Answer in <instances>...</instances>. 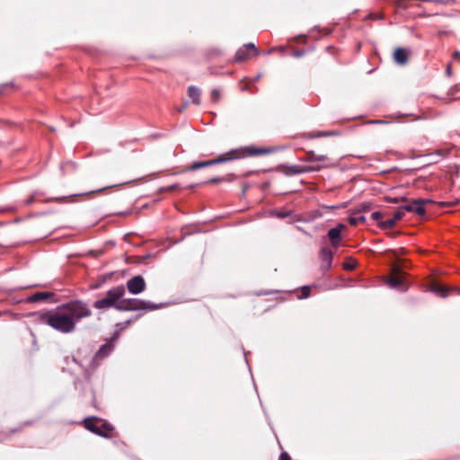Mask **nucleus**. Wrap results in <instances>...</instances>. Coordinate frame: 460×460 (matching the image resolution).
I'll return each instance as SVG.
<instances>
[{"mask_svg": "<svg viewBox=\"0 0 460 460\" xmlns=\"http://www.w3.org/2000/svg\"><path fill=\"white\" fill-rule=\"evenodd\" d=\"M273 151L272 148H256L254 146H247L244 148L233 149L227 153L222 154L218 155L217 158L204 161V162H197L191 164L188 170L195 171L198 169H201L207 166L215 165L222 163H226L228 161H233L235 159L244 158L246 156H256L270 154Z\"/></svg>", "mask_w": 460, "mask_h": 460, "instance_id": "2", "label": "nucleus"}, {"mask_svg": "<svg viewBox=\"0 0 460 460\" xmlns=\"http://www.w3.org/2000/svg\"><path fill=\"white\" fill-rule=\"evenodd\" d=\"M243 48L246 50H249V52H255L256 51V48H255L254 44H252V43L246 44V45L243 46Z\"/></svg>", "mask_w": 460, "mask_h": 460, "instance_id": "25", "label": "nucleus"}, {"mask_svg": "<svg viewBox=\"0 0 460 460\" xmlns=\"http://www.w3.org/2000/svg\"><path fill=\"white\" fill-rule=\"evenodd\" d=\"M162 307V305L153 304L136 298H121L119 305H118L119 311H133V310H156Z\"/></svg>", "mask_w": 460, "mask_h": 460, "instance_id": "4", "label": "nucleus"}, {"mask_svg": "<svg viewBox=\"0 0 460 460\" xmlns=\"http://www.w3.org/2000/svg\"><path fill=\"white\" fill-rule=\"evenodd\" d=\"M385 199L387 202H390V203H398L400 201L405 200V198L404 197H402V198L386 197Z\"/></svg>", "mask_w": 460, "mask_h": 460, "instance_id": "23", "label": "nucleus"}, {"mask_svg": "<svg viewBox=\"0 0 460 460\" xmlns=\"http://www.w3.org/2000/svg\"><path fill=\"white\" fill-rule=\"evenodd\" d=\"M394 58L399 65H404L408 60V52L402 48H398L394 52Z\"/></svg>", "mask_w": 460, "mask_h": 460, "instance_id": "14", "label": "nucleus"}, {"mask_svg": "<svg viewBox=\"0 0 460 460\" xmlns=\"http://www.w3.org/2000/svg\"><path fill=\"white\" fill-rule=\"evenodd\" d=\"M332 252L329 248H323L320 252V258L324 269H329L332 261Z\"/></svg>", "mask_w": 460, "mask_h": 460, "instance_id": "12", "label": "nucleus"}, {"mask_svg": "<svg viewBox=\"0 0 460 460\" xmlns=\"http://www.w3.org/2000/svg\"><path fill=\"white\" fill-rule=\"evenodd\" d=\"M220 96H221V93L218 89H213L211 91L210 97L214 102H218L220 99Z\"/></svg>", "mask_w": 460, "mask_h": 460, "instance_id": "21", "label": "nucleus"}, {"mask_svg": "<svg viewBox=\"0 0 460 460\" xmlns=\"http://www.w3.org/2000/svg\"><path fill=\"white\" fill-rule=\"evenodd\" d=\"M349 223L351 226H358L359 224H363L366 221V217L358 213H354L349 217Z\"/></svg>", "mask_w": 460, "mask_h": 460, "instance_id": "19", "label": "nucleus"}, {"mask_svg": "<svg viewBox=\"0 0 460 460\" xmlns=\"http://www.w3.org/2000/svg\"><path fill=\"white\" fill-rule=\"evenodd\" d=\"M403 284V279L401 276L400 269L397 266L393 268V276L388 280V285L391 288H400Z\"/></svg>", "mask_w": 460, "mask_h": 460, "instance_id": "11", "label": "nucleus"}, {"mask_svg": "<svg viewBox=\"0 0 460 460\" xmlns=\"http://www.w3.org/2000/svg\"><path fill=\"white\" fill-rule=\"evenodd\" d=\"M345 227L343 224H339L336 227L331 228L328 231V237L333 247L336 248L339 246L341 240V231L344 230Z\"/></svg>", "mask_w": 460, "mask_h": 460, "instance_id": "9", "label": "nucleus"}, {"mask_svg": "<svg viewBox=\"0 0 460 460\" xmlns=\"http://www.w3.org/2000/svg\"><path fill=\"white\" fill-rule=\"evenodd\" d=\"M454 57H455V58H456L460 61V53L459 52H455Z\"/></svg>", "mask_w": 460, "mask_h": 460, "instance_id": "33", "label": "nucleus"}, {"mask_svg": "<svg viewBox=\"0 0 460 460\" xmlns=\"http://www.w3.org/2000/svg\"><path fill=\"white\" fill-rule=\"evenodd\" d=\"M429 202H430L429 199H414L410 204L400 207V208H403V213H405V211H408V212H414L420 216H422L425 214L424 206Z\"/></svg>", "mask_w": 460, "mask_h": 460, "instance_id": "8", "label": "nucleus"}, {"mask_svg": "<svg viewBox=\"0 0 460 460\" xmlns=\"http://www.w3.org/2000/svg\"><path fill=\"white\" fill-rule=\"evenodd\" d=\"M174 189H176V185H172V186L169 187V190H174Z\"/></svg>", "mask_w": 460, "mask_h": 460, "instance_id": "35", "label": "nucleus"}, {"mask_svg": "<svg viewBox=\"0 0 460 460\" xmlns=\"http://www.w3.org/2000/svg\"><path fill=\"white\" fill-rule=\"evenodd\" d=\"M403 208H399L394 213V217L388 220L381 222L380 226L385 229L392 228L399 220H401L403 217Z\"/></svg>", "mask_w": 460, "mask_h": 460, "instance_id": "10", "label": "nucleus"}, {"mask_svg": "<svg viewBox=\"0 0 460 460\" xmlns=\"http://www.w3.org/2000/svg\"><path fill=\"white\" fill-rule=\"evenodd\" d=\"M52 296L49 292H37L27 298L28 302L35 303L49 298Z\"/></svg>", "mask_w": 460, "mask_h": 460, "instance_id": "16", "label": "nucleus"}, {"mask_svg": "<svg viewBox=\"0 0 460 460\" xmlns=\"http://www.w3.org/2000/svg\"><path fill=\"white\" fill-rule=\"evenodd\" d=\"M295 56H296V57H300V56H301V53H300V52H296V53H295Z\"/></svg>", "mask_w": 460, "mask_h": 460, "instance_id": "36", "label": "nucleus"}, {"mask_svg": "<svg viewBox=\"0 0 460 460\" xmlns=\"http://www.w3.org/2000/svg\"><path fill=\"white\" fill-rule=\"evenodd\" d=\"M430 290L441 297H447L448 296V288L444 286H440L438 284H432L430 287Z\"/></svg>", "mask_w": 460, "mask_h": 460, "instance_id": "18", "label": "nucleus"}, {"mask_svg": "<svg viewBox=\"0 0 460 460\" xmlns=\"http://www.w3.org/2000/svg\"><path fill=\"white\" fill-rule=\"evenodd\" d=\"M113 350V344L106 343L102 345L98 352L96 353V358H103L108 356Z\"/></svg>", "mask_w": 460, "mask_h": 460, "instance_id": "17", "label": "nucleus"}, {"mask_svg": "<svg viewBox=\"0 0 460 460\" xmlns=\"http://www.w3.org/2000/svg\"><path fill=\"white\" fill-rule=\"evenodd\" d=\"M188 95L196 105L200 103V90L198 87L190 86L188 88Z\"/></svg>", "mask_w": 460, "mask_h": 460, "instance_id": "15", "label": "nucleus"}, {"mask_svg": "<svg viewBox=\"0 0 460 460\" xmlns=\"http://www.w3.org/2000/svg\"><path fill=\"white\" fill-rule=\"evenodd\" d=\"M222 181H223V178H213V179L209 180L208 182L216 183V182H220Z\"/></svg>", "mask_w": 460, "mask_h": 460, "instance_id": "31", "label": "nucleus"}, {"mask_svg": "<svg viewBox=\"0 0 460 460\" xmlns=\"http://www.w3.org/2000/svg\"><path fill=\"white\" fill-rule=\"evenodd\" d=\"M381 217H382V214H381V212H378V211H376V212L372 213V215H371V217L374 220H378L379 218H381Z\"/></svg>", "mask_w": 460, "mask_h": 460, "instance_id": "27", "label": "nucleus"}, {"mask_svg": "<svg viewBox=\"0 0 460 460\" xmlns=\"http://www.w3.org/2000/svg\"><path fill=\"white\" fill-rule=\"evenodd\" d=\"M250 55L249 50H246L243 47L237 50L235 54V59L237 61L245 60Z\"/></svg>", "mask_w": 460, "mask_h": 460, "instance_id": "20", "label": "nucleus"}, {"mask_svg": "<svg viewBox=\"0 0 460 460\" xmlns=\"http://www.w3.org/2000/svg\"><path fill=\"white\" fill-rule=\"evenodd\" d=\"M332 135H334L333 132L323 131V132H317L315 134H312L310 136V137H328V136H332Z\"/></svg>", "mask_w": 460, "mask_h": 460, "instance_id": "22", "label": "nucleus"}, {"mask_svg": "<svg viewBox=\"0 0 460 460\" xmlns=\"http://www.w3.org/2000/svg\"><path fill=\"white\" fill-rule=\"evenodd\" d=\"M114 186H115V185H111V186H107V187H104V188H101V189H99V190H93V191H91V193H99V192L103 191V190H106V189H110V188H112V187H114Z\"/></svg>", "mask_w": 460, "mask_h": 460, "instance_id": "28", "label": "nucleus"}, {"mask_svg": "<svg viewBox=\"0 0 460 460\" xmlns=\"http://www.w3.org/2000/svg\"><path fill=\"white\" fill-rule=\"evenodd\" d=\"M356 262L354 261H347L344 263V268L347 270H352L355 267Z\"/></svg>", "mask_w": 460, "mask_h": 460, "instance_id": "26", "label": "nucleus"}, {"mask_svg": "<svg viewBox=\"0 0 460 460\" xmlns=\"http://www.w3.org/2000/svg\"><path fill=\"white\" fill-rule=\"evenodd\" d=\"M278 217H286V215H284V214H282V213H279V214H278Z\"/></svg>", "mask_w": 460, "mask_h": 460, "instance_id": "34", "label": "nucleus"}, {"mask_svg": "<svg viewBox=\"0 0 460 460\" xmlns=\"http://www.w3.org/2000/svg\"><path fill=\"white\" fill-rule=\"evenodd\" d=\"M125 295V288L124 286H117L111 289H110L103 298L96 300L93 303V306L96 309H108L111 307H114L118 310V305H119L120 299Z\"/></svg>", "mask_w": 460, "mask_h": 460, "instance_id": "3", "label": "nucleus"}, {"mask_svg": "<svg viewBox=\"0 0 460 460\" xmlns=\"http://www.w3.org/2000/svg\"><path fill=\"white\" fill-rule=\"evenodd\" d=\"M301 161L305 162H328V156L324 155H316L314 151H308L305 158H300Z\"/></svg>", "mask_w": 460, "mask_h": 460, "instance_id": "13", "label": "nucleus"}, {"mask_svg": "<svg viewBox=\"0 0 460 460\" xmlns=\"http://www.w3.org/2000/svg\"><path fill=\"white\" fill-rule=\"evenodd\" d=\"M127 288L133 295L140 294L146 289V281L142 276H135L128 280Z\"/></svg>", "mask_w": 460, "mask_h": 460, "instance_id": "7", "label": "nucleus"}, {"mask_svg": "<svg viewBox=\"0 0 460 460\" xmlns=\"http://www.w3.org/2000/svg\"><path fill=\"white\" fill-rule=\"evenodd\" d=\"M320 167H311V166H300V165H280L278 168V171L282 172L287 176L301 174L305 172L319 171Z\"/></svg>", "mask_w": 460, "mask_h": 460, "instance_id": "6", "label": "nucleus"}, {"mask_svg": "<svg viewBox=\"0 0 460 460\" xmlns=\"http://www.w3.org/2000/svg\"><path fill=\"white\" fill-rule=\"evenodd\" d=\"M279 460H290V457L287 453H282Z\"/></svg>", "mask_w": 460, "mask_h": 460, "instance_id": "29", "label": "nucleus"}, {"mask_svg": "<svg viewBox=\"0 0 460 460\" xmlns=\"http://www.w3.org/2000/svg\"><path fill=\"white\" fill-rule=\"evenodd\" d=\"M452 74V70H451V65H448L447 67V75L448 76H450Z\"/></svg>", "mask_w": 460, "mask_h": 460, "instance_id": "32", "label": "nucleus"}, {"mask_svg": "<svg viewBox=\"0 0 460 460\" xmlns=\"http://www.w3.org/2000/svg\"><path fill=\"white\" fill-rule=\"evenodd\" d=\"M340 208V206H333V207H332V208Z\"/></svg>", "mask_w": 460, "mask_h": 460, "instance_id": "38", "label": "nucleus"}, {"mask_svg": "<svg viewBox=\"0 0 460 460\" xmlns=\"http://www.w3.org/2000/svg\"><path fill=\"white\" fill-rule=\"evenodd\" d=\"M91 314V309L86 303L74 300L61 305L53 311L40 314L39 321L61 333H71L75 330L79 321Z\"/></svg>", "mask_w": 460, "mask_h": 460, "instance_id": "1", "label": "nucleus"}, {"mask_svg": "<svg viewBox=\"0 0 460 460\" xmlns=\"http://www.w3.org/2000/svg\"><path fill=\"white\" fill-rule=\"evenodd\" d=\"M84 423L85 429L104 438H110L111 433L113 430L111 424L101 422L97 418H86L84 420Z\"/></svg>", "mask_w": 460, "mask_h": 460, "instance_id": "5", "label": "nucleus"}, {"mask_svg": "<svg viewBox=\"0 0 460 460\" xmlns=\"http://www.w3.org/2000/svg\"><path fill=\"white\" fill-rule=\"evenodd\" d=\"M363 209H364V210H368V209H369V207L366 205V206H364V208H363Z\"/></svg>", "mask_w": 460, "mask_h": 460, "instance_id": "37", "label": "nucleus"}, {"mask_svg": "<svg viewBox=\"0 0 460 460\" xmlns=\"http://www.w3.org/2000/svg\"><path fill=\"white\" fill-rule=\"evenodd\" d=\"M368 123L369 124H385L387 122L385 120L376 119V120H370V121H368Z\"/></svg>", "mask_w": 460, "mask_h": 460, "instance_id": "30", "label": "nucleus"}, {"mask_svg": "<svg viewBox=\"0 0 460 460\" xmlns=\"http://www.w3.org/2000/svg\"><path fill=\"white\" fill-rule=\"evenodd\" d=\"M310 288L305 286L302 288V297L305 298L308 297L310 295Z\"/></svg>", "mask_w": 460, "mask_h": 460, "instance_id": "24", "label": "nucleus"}]
</instances>
